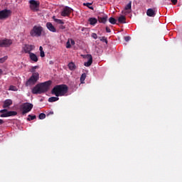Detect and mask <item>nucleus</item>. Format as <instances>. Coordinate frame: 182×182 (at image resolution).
<instances>
[{"label": "nucleus", "mask_w": 182, "mask_h": 182, "mask_svg": "<svg viewBox=\"0 0 182 182\" xmlns=\"http://www.w3.org/2000/svg\"><path fill=\"white\" fill-rule=\"evenodd\" d=\"M50 85H52V81L50 80L37 84L34 87H33L32 93L33 95L45 93V92H48V90L50 89Z\"/></svg>", "instance_id": "1"}, {"label": "nucleus", "mask_w": 182, "mask_h": 182, "mask_svg": "<svg viewBox=\"0 0 182 182\" xmlns=\"http://www.w3.org/2000/svg\"><path fill=\"white\" fill-rule=\"evenodd\" d=\"M68 93V87L66 85H57L53 89V95L57 97L65 96Z\"/></svg>", "instance_id": "2"}, {"label": "nucleus", "mask_w": 182, "mask_h": 182, "mask_svg": "<svg viewBox=\"0 0 182 182\" xmlns=\"http://www.w3.org/2000/svg\"><path fill=\"white\" fill-rule=\"evenodd\" d=\"M45 33L43 31V27L41 26H34L33 28L30 31L31 36L39 38V36H42Z\"/></svg>", "instance_id": "3"}, {"label": "nucleus", "mask_w": 182, "mask_h": 182, "mask_svg": "<svg viewBox=\"0 0 182 182\" xmlns=\"http://www.w3.org/2000/svg\"><path fill=\"white\" fill-rule=\"evenodd\" d=\"M39 80V73H33L26 81V86H33Z\"/></svg>", "instance_id": "4"}, {"label": "nucleus", "mask_w": 182, "mask_h": 182, "mask_svg": "<svg viewBox=\"0 0 182 182\" xmlns=\"http://www.w3.org/2000/svg\"><path fill=\"white\" fill-rule=\"evenodd\" d=\"M0 117H9V116H16V112L15 111H8L6 109L0 110Z\"/></svg>", "instance_id": "5"}, {"label": "nucleus", "mask_w": 182, "mask_h": 182, "mask_svg": "<svg viewBox=\"0 0 182 182\" xmlns=\"http://www.w3.org/2000/svg\"><path fill=\"white\" fill-rule=\"evenodd\" d=\"M30 9L33 12H38L39 11V3L35 0H30Z\"/></svg>", "instance_id": "6"}, {"label": "nucleus", "mask_w": 182, "mask_h": 182, "mask_svg": "<svg viewBox=\"0 0 182 182\" xmlns=\"http://www.w3.org/2000/svg\"><path fill=\"white\" fill-rule=\"evenodd\" d=\"M33 107V105L31 103H24L22 105V110L23 114H25L26 113H28V112H31L32 110V108Z\"/></svg>", "instance_id": "7"}, {"label": "nucleus", "mask_w": 182, "mask_h": 182, "mask_svg": "<svg viewBox=\"0 0 182 182\" xmlns=\"http://www.w3.org/2000/svg\"><path fill=\"white\" fill-rule=\"evenodd\" d=\"M11 14L12 11H11V10L4 9L0 11V19H6L7 18H9V16H11Z\"/></svg>", "instance_id": "8"}, {"label": "nucleus", "mask_w": 182, "mask_h": 182, "mask_svg": "<svg viewBox=\"0 0 182 182\" xmlns=\"http://www.w3.org/2000/svg\"><path fill=\"white\" fill-rule=\"evenodd\" d=\"M12 45V40L4 39L0 41V48H8Z\"/></svg>", "instance_id": "9"}, {"label": "nucleus", "mask_w": 182, "mask_h": 182, "mask_svg": "<svg viewBox=\"0 0 182 182\" xmlns=\"http://www.w3.org/2000/svg\"><path fill=\"white\" fill-rule=\"evenodd\" d=\"M23 50L25 53H28L30 55L32 53V50H35V46L33 45H25L23 47Z\"/></svg>", "instance_id": "10"}, {"label": "nucleus", "mask_w": 182, "mask_h": 182, "mask_svg": "<svg viewBox=\"0 0 182 182\" xmlns=\"http://www.w3.org/2000/svg\"><path fill=\"white\" fill-rule=\"evenodd\" d=\"M132 12V1H129V4L125 6L124 10L122 11L123 15H129Z\"/></svg>", "instance_id": "11"}, {"label": "nucleus", "mask_w": 182, "mask_h": 182, "mask_svg": "<svg viewBox=\"0 0 182 182\" xmlns=\"http://www.w3.org/2000/svg\"><path fill=\"white\" fill-rule=\"evenodd\" d=\"M72 12L70 7L65 6L61 12V16H69V14Z\"/></svg>", "instance_id": "12"}, {"label": "nucleus", "mask_w": 182, "mask_h": 182, "mask_svg": "<svg viewBox=\"0 0 182 182\" xmlns=\"http://www.w3.org/2000/svg\"><path fill=\"white\" fill-rule=\"evenodd\" d=\"M86 58L87 59V61L85 62L84 65L86 67H89L92 65V63L93 62V58L92 57V55H90V54H87L86 55Z\"/></svg>", "instance_id": "13"}, {"label": "nucleus", "mask_w": 182, "mask_h": 182, "mask_svg": "<svg viewBox=\"0 0 182 182\" xmlns=\"http://www.w3.org/2000/svg\"><path fill=\"white\" fill-rule=\"evenodd\" d=\"M156 9H149L146 11V15L147 16H150L151 18H154V16H156Z\"/></svg>", "instance_id": "14"}, {"label": "nucleus", "mask_w": 182, "mask_h": 182, "mask_svg": "<svg viewBox=\"0 0 182 182\" xmlns=\"http://www.w3.org/2000/svg\"><path fill=\"white\" fill-rule=\"evenodd\" d=\"M46 28L47 29H48V31H50V32H53V33L56 32V28H55L53 24H52V23L50 22H48L46 23Z\"/></svg>", "instance_id": "15"}, {"label": "nucleus", "mask_w": 182, "mask_h": 182, "mask_svg": "<svg viewBox=\"0 0 182 182\" xmlns=\"http://www.w3.org/2000/svg\"><path fill=\"white\" fill-rule=\"evenodd\" d=\"M28 55H29L30 60L32 62H34V63L38 62V55H36V54H35L33 53H30V54H28Z\"/></svg>", "instance_id": "16"}, {"label": "nucleus", "mask_w": 182, "mask_h": 182, "mask_svg": "<svg viewBox=\"0 0 182 182\" xmlns=\"http://www.w3.org/2000/svg\"><path fill=\"white\" fill-rule=\"evenodd\" d=\"M12 105V100H6L4 101L3 107L6 108V107H9V106Z\"/></svg>", "instance_id": "17"}, {"label": "nucleus", "mask_w": 182, "mask_h": 182, "mask_svg": "<svg viewBox=\"0 0 182 182\" xmlns=\"http://www.w3.org/2000/svg\"><path fill=\"white\" fill-rule=\"evenodd\" d=\"M99 22H101L102 23H106L107 21V16H103L102 17H98Z\"/></svg>", "instance_id": "18"}, {"label": "nucleus", "mask_w": 182, "mask_h": 182, "mask_svg": "<svg viewBox=\"0 0 182 182\" xmlns=\"http://www.w3.org/2000/svg\"><path fill=\"white\" fill-rule=\"evenodd\" d=\"M88 21L90 25H96L97 23V19L96 18H90Z\"/></svg>", "instance_id": "19"}, {"label": "nucleus", "mask_w": 182, "mask_h": 182, "mask_svg": "<svg viewBox=\"0 0 182 182\" xmlns=\"http://www.w3.org/2000/svg\"><path fill=\"white\" fill-rule=\"evenodd\" d=\"M68 68L70 69V70H75L76 69V65L75 64V63L71 62L68 64Z\"/></svg>", "instance_id": "20"}, {"label": "nucleus", "mask_w": 182, "mask_h": 182, "mask_svg": "<svg viewBox=\"0 0 182 182\" xmlns=\"http://www.w3.org/2000/svg\"><path fill=\"white\" fill-rule=\"evenodd\" d=\"M53 21H55V23H58V25H63V23H65V22H63V20L55 18V16L53 17Z\"/></svg>", "instance_id": "21"}, {"label": "nucleus", "mask_w": 182, "mask_h": 182, "mask_svg": "<svg viewBox=\"0 0 182 182\" xmlns=\"http://www.w3.org/2000/svg\"><path fill=\"white\" fill-rule=\"evenodd\" d=\"M118 21L119 22V23H126V17H124V16H119L118 18Z\"/></svg>", "instance_id": "22"}, {"label": "nucleus", "mask_w": 182, "mask_h": 182, "mask_svg": "<svg viewBox=\"0 0 182 182\" xmlns=\"http://www.w3.org/2000/svg\"><path fill=\"white\" fill-rule=\"evenodd\" d=\"M58 100H59L58 97H51L48 99V102H50V103H52L53 102H58Z\"/></svg>", "instance_id": "23"}, {"label": "nucleus", "mask_w": 182, "mask_h": 182, "mask_svg": "<svg viewBox=\"0 0 182 182\" xmlns=\"http://www.w3.org/2000/svg\"><path fill=\"white\" fill-rule=\"evenodd\" d=\"M39 50H40V56L41 58H45V52L43 51V48L42 46H40Z\"/></svg>", "instance_id": "24"}, {"label": "nucleus", "mask_w": 182, "mask_h": 182, "mask_svg": "<svg viewBox=\"0 0 182 182\" xmlns=\"http://www.w3.org/2000/svg\"><path fill=\"white\" fill-rule=\"evenodd\" d=\"M109 23H112V25H114L117 22V20H116L113 17H111V18H109Z\"/></svg>", "instance_id": "25"}, {"label": "nucleus", "mask_w": 182, "mask_h": 182, "mask_svg": "<svg viewBox=\"0 0 182 182\" xmlns=\"http://www.w3.org/2000/svg\"><path fill=\"white\" fill-rule=\"evenodd\" d=\"M36 69H39L38 65L31 67V68L30 69V72H31L32 73H36L35 72H36Z\"/></svg>", "instance_id": "26"}, {"label": "nucleus", "mask_w": 182, "mask_h": 182, "mask_svg": "<svg viewBox=\"0 0 182 182\" xmlns=\"http://www.w3.org/2000/svg\"><path fill=\"white\" fill-rule=\"evenodd\" d=\"M85 79H86V73L82 74V75L80 77L81 83H85Z\"/></svg>", "instance_id": "27"}, {"label": "nucleus", "mask_w": 182, "mask_h": 182, "mask_svg": "<svg viewBox=\"0 0 182 182\" xmlns=\"http://www.w3.org/2000/svg\"><path fill=\"white\" fill-rule=\"evenodd\" d=\"M35 119H36V116L30 114L28 115L27 120H28V122H31V120H35Z\"/></svg>", "instance_id": "28"}, {"label": "nucleus", "mask_w": 182, "mask_h": 182, "mask_svg": "<svg viewBox=\"0 0 182 182\" xmlns=\"http://www.w3.org/2000/svg\"><path fill=\"white\" fill-rule=\"evenodd\" d=\"M9 90H12L13 92H16L18 90V88L16 86L11 85L9 87Z\"/></svg>", "instance_id": "29"}, {"label": "nucleus", "mask_w": 182, "mask_h": 182, "mask_svg": "<svg viewBox=\"0 0 182 182\" xmlns=\"http://www.w3.org/2000/svg\"><path fill=\"white\" fill-rule=\"evenodd\" d=\"M84 6H87L90 9L93 10V6H90L89 5H92V3H84L83 4Z\"/></svg>", "instance_id": "30"}, {"label": "nucleus", "mask_w": 182, "mask_h": 182, "mask_svg": "<svg viewBox=\"0 0 182 182\" xmlns=\"http://www.w3.org/2000/svg\"><path fill=\"white\" fill-rule=\"evenodd\" d=\"M8 59V56H4L0 58V63H4Z\"/></svg>", "instance_id": "31"}, {"label": "nucleus", "mask_w": 182, "mask_h": 182, "mask_svg": "<svg viewBox=\"0 0 182 182\" xmlns=\"http://www.w3.org/2000/svg\"><path fill=\"white\" fill-rule=\"evenodd\" d=\"M38 117L41 120H43V119H45V117H46V115L43 113H41L39 114Z\"/></svg>", "instance_id": "32"}, {"label": "nucleus", "mask_w": 182, "mask_h": 182, "mask_svg": "<svg viewBox=\"0 0 182 182\" xmlns=\"http://www.w3.org/2000/svg\"><path fill=\"white\" fill-rule=\"evenodd\" d=\"M100 41H101V42H105V43H107V39L106 38V37L100 38Z\"/></svg>", "instance_id": "33"}, {"label": "nucleus", "mask_w": 182, "mask_h": 182, "mask_svg": "<svg viewBox=\"0 0 182 182\" xmlns=\"http://www.w3.org/2000/svg\"><path fill=\"white\" fill-rule=\"evenodd\" d=\"M72 47V45L70 44V40H68L67 43H66V48L68 49Z\"/></svg>", "instance_id": "34"}, {"label": "nucleus", "mask_w": 182, "mask_h": 182, "mask_svg": "<svg viewBox=\"0 0 182 182\" xmlns=\"http://www.w3.org/2000/svg\"><path fill=\"white\" fill-rule=\"evenodd\" d=\"M92 38H93V39H97V34L93 33L92 35H91Z\"/></svg>", "instance_id": "35"}, {"label": "nucleus", "mask_w": 182, "mask_h": 182, "mask_svg": "<svg viewBox=\"0 0 182 182\" xmlns=\"http://www.w3.org/2000/svg\"><path fill=\"white\" fill-rule=\"evenodd\" d=\"M130 39H131L130 36H125L124 37V41L126 42H129V41H130Z\"/></svg>", "instance_id": "36"}, {"label": "nucleus", "mask_w": 182, "mask_h": 182, "mask_svg": "<svg viewBox=\"0 0 182 182\" xmlns=\"http://www.w3.org/2000/svg\"><path fill=\"white\" fill-rule=\"evenodd\" d=\"M59 29H66V26H63V24H60L59 26Z\"/></svg>", "instance_id": "37"}, {"label": "nucleus", "mask_w": 182, "mask_h": 182, "mask_svg": "<svg viewBox=\"0 0 182 182\" xmlns=\"http://www.w3.org/2000/svg\"><path fill=\"white\" fill-rule=\"evenodd\" d=\"M68 40L70 41V45L73 46L75 45V41H73V39H68Z\"/></svg>", "instance_id": "38"}, {"label": "nucleus", "mask_w": 182, "mask_h": 182, "mask_svg": "<svg viewBox=\"0 0 182 182\" xmlns=\"http://www.w3.org/2000/svg\"><path fill=\"white\" fill-rule=\"evenodd\" d=\"M172 4H173V5H176V4H177V0H171Z\"/></svg>", "instance_id": "39"}, {"label": "nucleus", "mask_w": 182, "mask_h": 182, "mask_svg": "<svg viewBox=\"0 0 182 182\" xmlns=\"http://www.w3.org/2000/svg\"><path fill=\"white\" fill-rule=\"evenodd\" d=\"M106 31L108 33H110L111 31H110V28H106Z\"/></svg>", "instance_id": "40"}, {"label": "nucleus", "mask_w": 182, "mask_h": 182, "mask_svg": "<svg viewBox=\"0 0 182 182\" xmlns=\"http://www.w3.org/2000/svg\"><path fill=\"white\" fill-rule=\"evenodd\" d=\"M2 123H4V120L0 119V124H2Z\"/></svg>", "instance_id": "41"}, {"label": "nucleus", "mask_w": 182, "mask_h": 182, "mask_svg": "<svg viewBox=\"0 0 182 182\" xmlns=\"http://www.w3.org/2000/svg\"><path fill=\"white\" fill-rule=\"evenodd\" d=\"M0 73H2V70L0 69Z\"/></svg>", "instance_id": "42"}]
</instances>
